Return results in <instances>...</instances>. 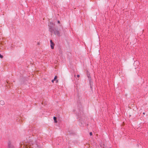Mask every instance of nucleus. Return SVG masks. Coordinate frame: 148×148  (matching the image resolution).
Segmentation results:
<instances>
[{"label": "nucleus", "instance_id": "7", "mask_svg": "<svg viewBox=\"0 0 148 148\" xmlns=\"http://www.w3.org/2000/svg\"><path fill=\"white\" fill-rule=\"evenodd\" d=\"M0 104L2 105H3L4 104V103L3 101H0Z\"/></svg>", "mask_w": 148, "mask_h": 148}, {"label": "nucleus", "instance_id": "3", "mask_svg": "<svg viewBox=\"0 0 148 148\" xmlns=\"http://www.w3.org/2000/svg\"><path fill=\"white\" fill-rule=\"evenodd\" d=\"M8 148H15L11 144L10 142H9L8 143Z\"/></svg>", "mask_w": 148, "mask_h": 148}, {"label": "nucleus", "instance_id": "4", "mask_svg": "<svg viewBox=\"0 0 148 148\" xmlns=\"http://www.w3.org/2000/svg\"><path fill=\"white\" fill-rule=\"evenodd\" d=\"M86 73H87V77H88V78L89 80H91V78L90 76V73H89L88 72V71H86Z\"/></svg>", "mask_w": 148, "mask_h": 148}, {"label": "nucleus", "instance_id": "1", "mask_svg": "<svg viewBox=\"0 0 148 148\" xmlns=\"http://www.w3.org/2000/svg\"><path fill=\"white\" fill-rule=\"evenodd\" d=\"M54 33L55 34L58 36H60V32L58 30H55L54 31Z\"/></svg>", "mask_w": 148, "mask_h": 148}, {"label": "nucleus", "instance_id": "14", "mask_svg": "<svg viewBox=\"0 0 148 148\" xmlns=\"http://www.w3.org/2000/svg\"><path fill=\"white\" fill-rule=\"evenodd\" d=\"M77 77H80V75H77Z\"/></svg>", "mask_w": 148, "mask_h": 148}, {"label": "nucleus", "instance_id": "5", "mask_svg": "<svg viewBox=\"0 0 148 148\" xmlns=\"http://www.w3.org/2000/svg\"><path fill=\"white\" fill-rule=\"evenodd\" d=\"M54 29L51 27H50L49 28V31L51 33H53V32H54Z\"/></svg>", "mask_w": 148, "mask_h": 148}, {"label": "nucleus", "instance_id": "2", "mask_svg": "<svg viewBox=\"0 0 148 148\" xmlns=\"http://www.w3.org/2000/svg\"><path fill=\"white\" fill-rule=\"evenodd\" d=\"M50 43H51V48L52 49H54V46L55 44L53 43V42H52V40H50Z\"/></svg>", "mask_w": 148, "mask_h": 148}, {"label": "nucleus", "instance_id": "15", "mask_svg": "<svg viewBox=\"0 0 148 148\" xmlns=\"http://www.w3.org/2000/svg\"><path fill=\"white\" fill-rule=\"evenodd\" d=\"M143 114H145V112H143Z\"/></svg>", "mask_w": 148, "mask_h": 148}, {"label": "nucleus", "instance_id": "6", "mask_svg": "<svg viewBox=\"0 0 148 148\" xmlns=\"http://www.w3.org/2000/svg\"><path fill=\"white\" fill-rule=\"evenodd\" d=\"M53 119L54 121V122L55 123H57V118L56 117L54 116L53 117Z\"/></svg>", "mask_w": 148, "mask_h": 148}, {"label": "nucleus", "instance_id": "8", "mask_svg": "<svg viewBox=\"0 0 148 148\" xmlns=\"http://www.w3.org/2000/svg\"><path fill=\"white\" fill-rule=\"evenodd\" d=\"M34 146L36 147V148H39V147L37 144H36L34 145Z\"/></svg>", "mask_w": 148, "mask_h": 148}, {"label": "nucleus", "instance_id": "13", "mask_svg": "<svg viewBox=\"0 0 148 148\" xmlns=\"http://www.w3.org/2000/svg\"><path fill=\"white\" fill-rule=\"evenodd\" d=\"M54 81H55V80H54L53 79L52 80L51 82H52L53 83L54 82Z\"/></svg>", "mask_w": 148, "mask_h": 148}, {"label": "nucleus", "instance_id": "12", "mask_svg": "<svg viewBox=\"0 0 148 148\" xmlns=\"http://www.w3.org/2000/svg\"><path fill=\"white\" fill-rule=\"evenodd\" d=\"M58 23H59H59H60V21H58Z\"/></svg>", "mask_w": 148, "mask_h": 148}, {"label": "nucleus", "instance_id": "10", "mask_svg": "<svg viewBox=\"0 0 148 148\" xmlns=\"http://www.w3.org/2000/svg\"><path fill=\"white\" fill-rule=\"evenodd\" d=\"M0 58H3V56L1 54H0Z\"/></svg>", "mask_w": 148, "mask_h": 148}, {"label": "nucleus", "instance_id": "11", "mask_svg": "<svg viewBox=\"0 0 148 148\" xmlns=\"http://www.w3.org/2000/svg\"><path fill=\"white\" fill-rule=\"evenodd\" d=\"M90 136H92V132H90Z\"/></svg>", "mask_w": 148, "mask_h": 148}, {"label": "nucleus", "instance_id": "9", "mask_svg": "<svg viewBox=\"0 0 148 148\" xmlns=\"http://www.w3.org/2000/svg\"><path fill=\"white\" fill-rule=\"evenodd\" d=\"M57 76H56L54 77V80H55L57 79Z\"/></svg>", "mask_w": 148, "mask_h": 148}]
</instances>
